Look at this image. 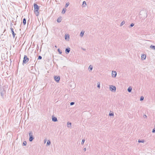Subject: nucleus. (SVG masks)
I'll return each instance as SVG.
<instances>
[{
    "mask_svg": "<svg viewBox=\"0 0 155 155\" xmlns=\"http://www.w3.org/2000/svg\"><path fill=\"white\" fill-rule=\"evenodd\" d=\"M89 69H90L91 71H92L93 69V66L91 65H90L89 66Z\"/></svg>",
    "mask_w": 155,
    "mask_h": 155,
    "instance_id": "nucleus-24",
    "label": "nucleus"
},
{
    "mask_svg": "<svg viewBox=\"0 0 155 155\" xmlns=\"http://www.w3.org/2000/svg\"><path fill=\"white\" fill-rule=\"evenodd\" d=\"M57 21L58 23L60 22L61 21V18H58L57 20Z\"/></svg>",
    "mask_w": 155,
    "mask_h": 155,
    "instance_id": "nucleus-18",
    "label": "nucleus"
},
{
    "mask_svg": "<svg viewBox=\"0 0 155 155\" xmlns=\"http://www.w3.org/2000/svg\"><path fill=\"white\" fill-rule=\"evenodd\" d=\"M54 78L55 81L57 82L58 83L60 79V77L59 76H54Z\"/></svg>",
    "mask_w": 155,
    "mask_h": 155,
    "instance_id": "nucleus-5",
    "label": "nucleus"
},
{
    "mask_svg": "<svg viewBox=\"0 0 155 155\" xmlns=\"http://www.w3.org/2000/svg\"><path fill=\"white\" fill-rule=\"evenodd\" d=\"M83 49L84 50H85V49Z\"/></svg>",
    "mask_w": 155,
    "mask_h": 155,
    "instance_id": "nucleus-42",
    "label": "nucleus"
},
{
    "mask_svg": "<svg viewBox=\"0 0 155 155\" xmlns=\"http://www.w3.org/2000/svg\"><path fill=\"white\" fill-rule=\"evenodd\" d=\"M6 31V30L5 29V30H4V32H3V33H4V32H5V31Z\"/></svg>",
    "mask_w": 155,
    "mask_h": 155,
    "instance_id": "nucleus-39",
    "label": "nucleus"
},
{
    "mask_svg": "<svg viewBox=\"0 0 155 155\" xmlns=\"http://www.w3.org/2000/svg\"><path fill=\"white\" fill-rule=\"evenodd\" d=\"M10 29L11 30V32H12V35H13V38H15V35H16V34H15L14 32V29L13 28H12V27H11L10 28Z\"/></svg>",
    "mask_w": 155,
    "mask_h": 155,
    "instance_id": "nucleus-6",
    "label": "nucleus"
},
{
    "mask_svg": "<svg viewBox=\"0 0 155 155\" xmlns=\"http://www.w3.org/2000/svg\"><path fill=\"white\" fill-rule=\"evenodd\" d=\"M3 35V34H2V35H1V37L2 36V35Z\"/></svg>",
    "mask_w": 155,
    "mask_h": 155,
    "instance_id": "nucleus-43",
    "label": "nucleus"
},
{
    "mask_svg": "<svg viewBox=\"0 0 155 155\" xmlns=\"http://www.w3.org/2000/svg\"><path fill=\"white\" fill-rule=\"evenodd\" d=\"M17 38V37H16L15 39Z\"/></svg>",
    "mask_w": 155,
    "mask_h": 155,
    "instance_id": "nucleus-44",
    "label": "nucleus"
},
{
    "mask_svg": "<svg viewBox=\"0 0 155 155\" xmlns=\"http://www.w3.org/2000/svg\"><path fill=\"white\" fill-rule=\"evenodd\" d=\"M58 52H59V54H61L62 53V51L60 50L59 48H58L57 50Z\"/></svg>",
    "mask_w": 155,
    "mask_h": 155,
    "instance_id": "nucleus-22",
    "label": "nucleus"
},
{
    "mask_svg": "<svg viewBox=\"0 0 155 155\" xmlns=\"http://www.w3.org/2000/svg\"><path fill=\"white\" fill-rule=\"evenodd\" d=\"M13 25V24L12 23H11L10 24V26H11V27H12V26Z\"/></svg>",
    "mask_w": 155,
    "mask_h": 155,
    "instance_id": "nucleus-37",
    "label": "nucleus"
},
{
    "mask_svg": "<svg viewBox=\"0 0 155 155\" xmlns=\"http://www.w3.org/2000/svg\"><path fill=\"white\" fill-rule=\"evenodd\" d=\"M132 88L131 87H129L127 89V91L129 92H131Z\"/></svg>",
    "mask_w": 155,
    "mask_h": 155,
    "instance_id": "nucleus-15",
    "label": "nucleus"
},
{
    "mask_svg": "<svg viewBox=\"0 0 155 155\" xmlns=\"http://www.w3.org/2000/svg\"><path fill=\"white\" fill-rule=\"evenodd\" d=\"M29 21V20H28V23H28H28H28V21Z\"/></svg>",
    "mask_w": 155,
    "mask_h": 155,
    "instance_id": "nucleus-41",
    "label": "nucleus"
},
{
    "mask_svg": "<svg viewBox=\"0 0 155 155\" xmlns=\"http://www.w3.org/2000/svg\"><path fill=\"white\" fill-rule=\"evenodd\" d=\"M67 9L66 8H64L62 10L61 13L63 14H64L66 12Z\"/></svg>",
    "mask_w": 155,
    "mask_h": 155,
    "instance_id": "nucleus-14",
    "label": "nucleus"
},
{
    "mask_svg": "<svg viewBox=\"0 0 155 155\" xmlns=\"http://www.w3.org/2000/svg\"><path fill=\"white\" fill-rule=\"evenodd\" d=\"M51 144V141L50 140H48L47 141L46 145L47 146H49Z\"/></svg>",
    "mask_w": 155,
    "mask_h": 155,
    "instance_id": "nucleus-19",
    "label": "nucleus"
},
{
    "mask_svg": "<svg viewBox=\"0 0 155 155\" xmlns=\"http://www.w3.org/2000/svg\"><path fill=\"white\" fill-rule=\"evenodd\" d=\"M117 72L116 71H113L112 72V76L113 78H115L117 75Z\"/></svg>",
    "mask_w": 155,
    "mask_h": 155,
    "instance_id": "nucleus-7",
    "label": "nucleus"
},
{
    "mask_svg": "<svg viewBox=\"0 0 155 155\" xmlns=\"http://www.w3.org/2000/svg\"><path fill=\"white\" fill-rule=\"evenodd\" d=\"M116 87L113 85L110 86V89L112 92H115L116 90Z\"/></svg>",
    "mask_w": 155,
    "mask_h": 155,
    "instance_id": "nucleus-4",
    "label": "nucleus"
},
{
    "mask_svg": "<svg viewBox=\"0 0 155 155\" xmlns=\"http://www.w3.org/2000/svg\"><path fill=\"white\" fill-rule=\"evenodd\" d=\"M109 116H114V113L113 112L110 113V112L109 114Z\"/></svg>",
    "mask_w": 155,
    "mask_h": 155,
    "instance_id": "nucleus-29",
    "label": "nucleus"
},
{
    "mask_svg": "<svg viewBox=\"0 0 155 155\" xmlns=\"http://www.w3.org/2000/svg\"><path fill=\"white\" fill-rule=\"evenodd\" d=\"M69 36L68 35H66V34L65 35V39L66 40H69Z\"/></svg>",
    "mask_w": 155,
    "mask_h": 155,
    "instance_id": "nucleus-12",
    "label": "nucleus"
},
{
    "mask_svg": "<svg viewBox=\"0 0 155 155\" xmlns=\"http://www.w3.org/2000/svg\"><path fill=\"white\" fill-rule=\"evenodd\" d=\"M138 142L139 143H143L144 140H139Z\"/></svg>",
    "mask_w": 155,
    "mask_h": 155,
    "instance_id": "nucleus-23",
    "label": "nucleus"
},
{
    "mask_svg": "<svg viewBox=\"0 0 155 155\" xmlns=\"http://www.w3.org/2000/svg\"><path fill=\"white\" fill-rule=\"evenodd\" d=\"M152 132L153 133H154L155 132V128L153 129Z\"/></svg>",
    "mask_w": 155,
    "mask_h": 155,
    "instance_id": "nucleus-35",
    "label": "nucleus"
},
{
    "mask_svg": "<svg viewBox=\"0 0 155 155\" xmlns=\"http://www.w3.org/2000/svg\"><path fill=\"white\" fill-rule=\"evenodd\" d=\"M71 123L69 122H68V123H67V126L68 127H69V126L68 125H70V126H71Z\"/></svg>",
    "mask_w": 155,
    "mask_h": 155,
    "instance_id": "nucleus-26",
    "label": "nucleus"
},
{
    "mask_svg": "<svg viewBox=\"0 0 155 155\" xmlns=\"http://www.w3.org/2000/svg\"><path fill=\"white\" fill-rule=\"evenodd\" d=\"M83 150H84V152H85V151H86V149L85 148H84V149H83Z\"/></svg>",
    "mask_w": 155,
    "mask_h": 155,
    "instance_id": "nucleus-38",
    "label": "nucleus"
},
{
    "mask_svg": "<svg viewBox=\"0 0 155 155\" xmlns=\"http://www.w3.org/2000/svg\"><path fill=\"white\" fill-rule=\"evenodd\" d=\"M52 121L54 122H56L58 121L57 118L54 116H52Z\"/></svg>",
    "mask_w": 155,
    "mask_h": 155,
    "instance_id": "nucleus-10",
    "label": "nucleus"
},
{
    "mask_svg": "<svg viewBox=\"0 0 155 155\" xmlns=\"http://www.w3.org/2000/svg\"><path fill=\"white\" fill-rule=\"evenodd\" d=\"M134 25V23H132L130 24V27H133Z\"/></svg>",
    "mask_w": 155,
    "mask_h": 155,
    "instance_id": "nucleus-34",
    "label": "nucleus"
},
{
    "mask_svg": "<svg viewBox=\"0 0 155 155\" xmlns=\"http://www.w3.org/2000/svg\"><path fill=\"white\" fill-rule=\"evenodd\" d=\"M86 2L85 1H84L83 2V4L82 5V7H86Z\"/></svg>",
    "mask_w": 155,
    "mask_h": 155,
    "instance_id": "nucleus-13",
    "label": "nucleus"
},
{
    "mask_svg": "<svg viewBox=\"0 0 155 155\" xmlns=\"http://www.w3.org/2000/svg\"><path fill=\"white\" fill-rule=\"evenodd\" d=\"M26 141H25L23 142V146H26Z\"/></svg>",
    "mask_w": 155,
    "mask_h": 155,
    "instance_id": "nucleus-27",
    "label": "nucleus"
},
{
    "mask_svg": "<svg viewBox=\"0 0 155 155\" xmlns=\"http://www.w3.org/2000/svg\"><path fill=\"white\" fill-rule=\"evenodd\" d=\"M97 87L99 88H100V83H97Z\"/></svg>",
    "mask_w": 155,
    "mask_h": 155,
    "instance_id": "nucleus-31",
    "label": "nucleus"
},
{
    "mask_svg": "<svg viewBox=\"0 0 155 155\" xmlns=\"http://www.w3.org/2000/svg\"><path fill=\"white\" fill-rule=\"evenodd\" d=\"M42 57L41 56L39 55L38 57V60H41L42 59Z\"/></svg>",
    "mask_w": 155,
    "mask_h": 155,
    "instance_id": "nucleus-30",
    "label": "nucleus"
},
{
    "mask_svg": "<svg viewBox=\"0 0 155 155\" xmlns=\"http://www.w3.org/2000/svg\"><path fill=\"white\" fill-rule=\"evenodd\" d=\"M143 117L144 118H146L147 117V116L146 115H144L143 116Z\"/></svg>",
    "mask_w": 155,
    "mask_h": 155,
    "instance_id": "nucleus-36",
    "label": "nucleus"
},
{
    "mask_svg": "<svg viewBox=\"0 0 155 155\" xmlns=\"http://www.w3.org/2000/svg\"><path fill=\"white\" fill-rule=\"evenodd\" d=\"M125 21H123L121 23H120V26H122L124 24H125Z\"/></svg>",
    "mask_w": 155,
    "mask_h": 155,
    "instance_id": "nucleus-25",
    "label": "nucleus"
},
{
    "mask_svg": "<svg viewBox=\"0 0 155 155\" xmlns=\"http://www.w3.org/2000/svg\"><path fill=\"white\" fill-rule=\"evenodd\" d=\"M146 57V54H143L141 55V59L142 60H145Z\"/></svg>",
    "mask_w": 155,
    "mask_h": 155,
    "instance_id": "nucleus-11",
    "label": "nucleus"
},
{
    "mask_svg": "<svg viewBox=\"0 0 155 155\" xmlns=\"http://www.w3.org/2000/svg\"><path fill=\"white\" fill-rule=\"evenodd\" d=\"M75 104V103L74 102H72L70 103V105H72L74 104Z\"/></svg>",
    "mask_w": 155,
    "mask_h": 155,
    "instance_id": "nucleus-33",
    "label": "nucleus"
},
{
    "mask_svg": "<svg viewBox=\"0 0 155 155\" xmlns=\"http://www.w3.org/2000/svg\"><path fill=\"white\" fill-rule=\"evenodd\" d=\"M34 11L36 16H38L39 15V12L38 10L40 8L38 5L37 4L34 3Z\"/></svg>",
    "mask_w": 155,
    "mask_h": 155,
    "instance_id": "nucleus-1",
    "label": "nucleus"
},
{
    "mask_svg": "<svg viewBox=\"0 0 155 155\" xmlns=\"http://www.w3.org/2000/svg\"><path fill=\"white\" fill-rule=\"evenodd\" d=\"M144 97L143 96H141L140 98V100L141 101L143 100Z\"/></svg>",
    "mask_w": 155,
    "mask_h": 155,
    "instance_id": "nucleus-28",
    "label": "nucleus"
},
{
    "mask_svg": "<svg viewBox=\"0 0 155 155\" xmlns=\"http://www.w3.org/2000/svg\"><path fill=\"white\" fill-rule=\"evenodd\" d=\"M55 47L56 48H57V46H56V45H55Z\"/></svg>",
    "mask_w": 155,
    "mask_h": 155,
    "instance_id": "nucleus-40",
    "label": "nucleus"
},
{
    "mask_svg": "<svg viewBox=\"0 0 155 155\" xmlns=\"http://www.w3.org/2000/svg\"><path fill=\"white\" fill-rule=\"evenodd\" d=\"M70 51V48L69 47H68V48H66L65 49V53L67 54H69V53Z\"/></svg>",
    "mask_w": 155,
    "mask_h": 155,
    "instance_id": "nucleus-9",
    "label": "nucleus"
},
{
    "mask_svg": "<svg viewBox=\"0 0 155 155\" xmlns=\"http://www.w3.org/2000/svg\"><path fill=\"white\" fill-rule=\"evenodd\" d=\"M29 59L26 55H25L24 57L23 60V64H26L29 61Z\"/></svg>",
    "mask_w": 155,
    "mask_h": 155,
    "instance_id": "nucleus-3",
    "label": "nucleus"
},
{
    "mask_svg": "<svg viewBox=\"0 0 155 155\" xmlns=\"http://www.w3.org/2000/svg\"><path fill=\"white\" fill-rule=\"evenodd\" d=\"M85 140L84 139H83L82 140V142H81V144H83L84 142H85Z\"/></svg>",
    "mask_w": 155,
    "mask_h": 155,
    "instance_id": "nucleus-32",
    "label": "nucleus"
},
{
    "mask_svg": "<svg viewBox=\"0 0 155 155\" xmlns=\"http://www.w3.org/2000/svg\"><path fill=\"white\" fill-rule=\"evenodd\" d=\"M84 31H82L80 33V35L81 37H82L83 36L84 34Z\"/></svg>",
    "mask_w": 155,
    "mask_h": 155,
    "instance_id": "nucleus-21",
    "label": "nucleus"
},
{
    "mask_svg": "<svg viewBox=\"0 0 155 155\" xmlns=\"http://www.w3.org/2000/svg\"><path fill=\"white\" fill-rule=\"evenodd\" d=\"M150 48L152 49H154L155 50V46L151 45L150 46Z\"/></svg>",
    "mask_w": 155,
    "mask_h": 155,
    "instance_id": "nucleus-20",
    "label": "nucleus"
},
{
    "mask_svg": "<svg viewBox=\"0 0 155 155\" xmlns=\"http://www.w3.org/2000/svg\"><path fill=\"white\" fill-rule=\"evenodd\" d=\"M23 24L24 25H25L26 24V19L25 18H24L23 19Z\"/></svg>",
    "mask_w": 155,
    "mask_h": 155,
    "instance_id": "nucleus-16",
    "label": "nucleus"
},
{
    "mask_svg": "<svg viewBox=\"0 0 155 155\" xmlns=\"http://www.w3.org/2000/svg\"><path fill=\"white\" fill-rule=\"evenodd\" d=\"M69 5V2H67L65 5V8H67L68 7Z\"/></svg>",
    "mask_w": 155,
    "mask_h": 155,
    "instance_id": "nucleus-17",
    "label": "nucleus"
},
{
    "mask_svg": "<svg viewBox=\"0 0 155 155\" xmlns=\"http://www.w3.org/2000/svg\"><path fill=\"white\" fill-rule=\"evenodd\" d=\"M29 141L30 142H32L34 139L33 136V132L31 131H30L29 133Z\"/></svg>",
    "mask_w": 155,
    "mask_h": 155,
    "instance_id": "nucleus-2",
    "label": "nucleus"
},
{
    "mask_svg": "<svg viewBox=\"0 0 155 155\" xmlns=\"http://www.w3.org/2000/svg\"><path fill=\"white\" fill-rule=\"evenodd\" d=\"M5 94V91L3 89V90H2L0 92L1 96L2 97H3V96Z\"/></svg>",
    "mask_w": 155,
    "mask_h": 155,
    "instance_id": "nucleus-8",
    "label": "nucleus"
}]
</instances>
